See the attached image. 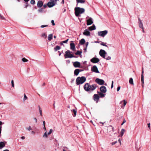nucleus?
I'll use <instances>...</instances> for the list:
<instances>
[{
    "mask_svg": "<svg viewBox=\"0 0 151 151\" xmlns=\"http://www.w3.org/2000/svg\"><path fill=\"white\" fill-rule=\"evenodd\" d=\"M73 65L75 68H79L80 67L81 63L79 62L76 61L73 63Z\"/></svg>",
    "mask_w": 151,
    "mask_h": 151,
    "instance_id": "13",
    "label": "nucleus"
},
{
    "mask_svg": "<svg viewBox=\"0 0 151 151\" xmlns=\"http://www.w3.org/2000/svg\"><path fill=\"white\" fill-rule=\"evenodd\" d=\"M38 107H39V111L40 112V116H42V109L40 107V106H39Z\"/></svg>",
    "mask_w": 151,
    "mask_h": 151,
    "instance_id": "33",
    "label": "nucleus"
},
{
    "mask_svg": "<svg viewBox=\"0 0 151 151\" xmlns=\"http://www.w3.org/2000/svg\"><path fill=\"white\" fill-rule=\"evenodd\" d=\"M21 139H24L25 138V137L24 136H22L21 137Z\"/></svg>",
    "mask_w": 151,
    "mask_h": 151,
    "instance_id": "61",
    "label": "nucleus"
},
{
    "mask_svg": "<svg viewBox=\"0 0 151 151\" xmlns=\"http://www.w3.org/2000/svg\"><path fill=\"white\" fill-rule=\"evenodd\" d=\"M22 60L24 62H27L28 61V60L25 58H23L22 59Z\"/></svg>",
    "mask_w": 151,
    "mask_h": 151,
    "instance_id": "38",
    "label": "nucleus"
},
{
    "mask_svg": "<svg viewBox=\"0 0 151 151\" xmlns=\"http://www.w3.org/2000/svg\"><path fill=\"white\" fill-rule=\"evenodd\" d=\"M86 80V78L85 77H78L76 80V84L77 85L82 84Z\"/></svg>",
    "mask_w": 151,
    "mask_h": 151,
    "instance_id": "3",
    "label": "nucleus"
},
{
    "mask_svg": "<svg viewBox=\"0 0 151 151\" xmlns=\"http://www.w3.org/2000/svg\"><path fill=\"white\" fill-rule=\"evenodd\" d=\"M97 87L96 84H93L91 85L89 83H86L84 86L83 88L86 91L91 92L94 90Z\"/></svg>",
    "mask_w": 151,
    "mask_h": 151,
    "instance_id": "1",
    "label": "nucleus"
},
{
    "mask_svg": "<svg viewBox=\"0 0 151 151\" xmlns=\"http://www.w3.org/2000/svg\"><path fill=\"white\" fill-rule=\"evenodd\" d=\"M95 81L97 83L101 85L104 84V83L105 82L104 80L100 79L99 78H96Z\"/></svg>",
    "mask_w": 151,
    "mask_h": 151,
    "instance_id": "7",
    "label": "nucleus"
},
{
    "mask_svg": "<svg viewBox=\"0 0 151 151\" xmlns=\"http://www.w3.org/2000/svg\"><path fill=\"white\" fill-rule=\"evenodd\" d=\"M52 129H51L50 130V131L49 132H48V133H47V134L49 135V134H50L52 132Z\"/></svg>",
    "mask_w": 151,
    "mask_h": 151,
    "instance_id": "44",
    "label": "nucleus"
},
{
    "mask_svg": "<svg viewBox=\"0 0 151 151\" xmlns=\"http://www.w3.org/2000/svg\"><path fill=\"white\" fill-rule=\"evenodd\" d=\"M138 21L139 27L141 29H143V28L144 27L143 26V24L141 20H140L139 18H138Z\"/></svg>",
    "mask_w": 151,
    "mask_h": 151,
    "instance_id": "16",
    "label": "nucleus"
},
{
    "mask_svg": "<svg viewBox=\"0 0 151 151\" xmlns=\"http://www.w3.org/2000/svg\"><path fill=\"white\" fill-rule=\"evenodd\" d=\"M43 5V2L42 1H39L37 3V6L38 7H41Z\"/></svg>",
    "mask_w": 151,
    "mask_h": 151,
    "instance_id": "17",
    "label": "nucleus"
},
{
    "mask_svg": "<svg viewBox=\"0 0 151 151\" xmlns=\"http://www.w3.org/2000/svg\"><path fill=\"white\" fill-rule=\"evenodd\" d=\"M5 144L3 142H0V150L2 149L5 146Z\"/></svg>",
    "mask_w": 151,
    "mask_h": 151,
    "instance_id": "22",
    "label": "nucleus"
},
{
    "mask_svg": "<svg viewBox=\"0 0 151 151\" xmlns=\"http://www.w3.org/2000/svg\"><path fill=\"white\" fill-rule=\"evenodd\" d=\"M38 11L39 12H42L43 11V9L42 8L40 9H39L38 10Z\"/></svg>",
    "mask_w": 151,
    "mask_h": 151,
    "instance_id": "48",
    "label": "nucleus"
},
{
    "mask_svg": "<svg viewBox=\"0 0 151 151\" xmlns=\"http://www.w3.org/2000/svg\"><path fill=\"white\" fill-rule=\"evenodd\" d=\"M142 74H141V82H142L143 83H144V76L143 75V73H144V71H143V69L142 68Z\"/></svg>",
    "mask_w": 151,
    "mask_h": 151,
    "instance_id": "20",
    "label": "nucleus"
},
{
    "mask_svg": "<svg viewBox=\"0 0 151 151\" xmlns=\"http://www.w3.org/2000/svg\"><path fill=\"white\" fill-rule=\"evenodd\" d=\"M99 58L96 57L93 58L90 60L91 62L94 63H98L99 61Z\"/></svg>",
    "mask_w": 151,
    "mask_h": 151,
    "instance_id": "11",
    "label": "nucleus"
},
{
    "mask_svg": "<svg viewBox=\"0 0 151 151\" xmlns=\"http://www.w3.org/2000/svg\"><path fill=\"white\" fill-rule=\"evenodd\" d=\"M126 122V121L125 120V119H124L122 123L121 124V125H122L125 123Z\"/></svg>",
    "mask_w": 151,
    "mask_h": 151,
    "instance_id": "47",
    "label": "nucleus"
},
{
    "mask_svg": "<svg viewBox=\"0 0 151 151\" xmlns=\"http://www.w3.org/2000/svg\"><path fill=\"white\" fill-rule=\"evenodd\" d=\"M82 53V51L78 50L75 53L76 55H79L81 56V54Z\"/></svg>",
    "mask_w": 151,
    "mask_h": 151,
    "instance_id": "31",
    "label": "nucleus"
},
{
    "mask_svg": "<svg viewBox=\"0 0 151 151\" xmlns=\"http://www.w3.org/2000/svg\"><path fill=\"white\" fill-rule=\"evenodd\" d=\"M48 26V25H42L40 27L41 28H44L45 27H47Z\"/></svg>",
    "mask_w": 151,
    "mask_h": 151,
    "instance_id": "45",
    "label": "nucleus"
},
{
    "mask_svg": "<svg viewBox=\"0 0 151 151\" xmlns=\"http://www.w3.org/2000/svg\"><path fill=\"white\" fill-rule=\"evenodd\" d=\"M1 129H2V127L0 126V137L1 135Z\"/></svg>",
    "mask_w": 151,
    "mask_h": 151,
    "instance_id": "56",
    "label": "nucleus"
},
{
    "mask_svg": "<svg viewBox=\"0 0 151 151\" xmlns=\"http://www.w3.org/2000/svg\"><path fill=\"white\" fill-rule=\"evenodd\" d=\"M45 121H43V126H45Z\"/></svg>",
    "mask_w": 151,
    "mask_h": 151,
    "instance_id": "64",
    "label": "nucleus"
},
{
    "mask_svg": "<svg viewBox=\"0 0 151 151\" xmlns=\"http://www.w3.org/2000/svg\"><path fill=\"white\" fill-rule=\"evenodd\" d=\"M106 60H110L111 59V57L110 56H108L106 58Z\"/></svg>",
    "mask_w": 151,
    "mask_h": 151,
    "instance_id": "52",
    "label": "nucleus"
},
{
    "mask_svg": "<svg viewBox=\"0 0 151 151\" xmlns=\"http://www.w3.org/2000/svg\"><path fill=\"white\" fill-rule=\"evenodd\" d=\"M28 99L27 97L26 96L25 94H24V97L23 99V101H24L26 100L27 99Z\"/></svg>",
    "mask_w": 151,
    "mask_h": 151,
    "instance_id": "37",
    "label": "nucleus"
},
{
    "mask_svg": "<svg viewBox=\"0 0 151 151\" xmlns=\"http://www.w3.org/2000/svg\"><path fill=\"white\" fill-rule=\"evenodd\" d=\"M70 49L73 51L75 50V46L73 43H71L70 44Z\"/></svg>",
    "mask_w": 151,
    "mask_h": 151,
    "instance_id": "18",
    "label": "nucleus"
},
{
    "mask_svg": "<svg viewBox=\"0 0 151 151\" xmlns=\"http://www.w3.org/2000/svg\"><path fill=\"white\" fill-rule=\"evenodd\" d=\"M25 129L29 131H30V130L32 129L31 127L30 126H29L28 127H26L25 128Z\"/></svg>",
    "mask_w": 151,
    "mask_h": 151,
    "instance_id": "35",
    "label": "nucleus"
},
{
    "mask_svg": "<svg viewBox=\"0 0 151 151\" xmlns=\"http://www.w3.org/2000/svg\"><path fill=\"white\" fill-rule=\"evenodd\" d=\"M51 23H52L53 25L54 26L55 25V23L54 20H52L51 21Z\"/></svg>",
    "mask_w": 151,
    "mask_h": 151,
    "instance_id": "46",
    "label": "nucleus"
},
{
    "mask_svg": "<svg viewBox=\"0 0 151 151\" xmlns=\"http://www.w3.org/2000/svg\"><path fill=\"white\" fill-rule=\"evenodd\" d=\"M93 23L92 21V19L91 18H89L87 20V25H90Z\"/></svg>",
    "mask_w": 151,
    "mask_h": 151,
    "instance_id": "15",
    "label": "nucleus"
},
{
    "mask_svg": "<svg viewBox=\"0 0 151 151\" xmlns=\"http://www.w3.org/2000/svg\"><path fill=\"white\" fill-rule=\"evenodd\" d=\"M0 17L2 19L6 20V19L3 16H2L0 14Z\"/></svg>",
    "mask_w": 151,
    "mask_h": 151,
    "instance_id": "41",
    "label": "nucleus"
},
{
    "mask_svg": "<svg viewBox=\"0 0 151 151\" xmlns=\"http://www.w3.org/2000/svg\"><path fill=\"white\" fill-rule=\"evenodd\" d=\"M85 42V40L83 38L81 39L79 41V43L81 45H83L84 44Z\"/></svg>",
    "mask_w": 151,
    "mask_h": 151,
    "instance_id": "25",
    "label": "nucleus"
},
{
    "mask_svg": "<svg viewBox=\"0 0 151 151\" xmlns=\"http://www.w3.org/2000/svg\"><path fill=\"white\" fill-rule=\"evenodd\" d=\"M150 123L147 124L148 127V128H149V129H150Z\"/></svg>",
    "mask_w": 151,
    "mask_h": 151,
    "instance_id": "53",
    "label": "nucleus"
},
{
    "mask_svg": "<svg viewBox=\"0 0 151 151\" xmlns=\"http://www.w3.org/2000/svg\"><path fill=\"white\" fill-rule=\"evenodd\" d=\"M121 87L120 86H118L117 89V91H118L120 89Z\"/></svg>",
    "mask_w": 151,
    "mask_h": 151,
    "instance_id": "50",
    "label": "nucleus"
},
{
    "mask_svg": "<svg viewBox=\"0 0 151 151\" xmlns=\"http://www.w3.org/2000/svg\"><path fill=\"white\" fill-rule=\"evenodd\" d=\"M97 93H98L99 95V97H100L101 98H103L105 96V94H104V93H103L98 91Z\"/></svg>",
    "mask_w": 151,
    "mask_h": 151,
    "instance_id": "19",
    "label": "nucleus"
},
{
    "mask_svg": "<svg viewBox=\"0 0 151 151\" xmlns=\"http://www.w3.org/2000/svg\"><path fill=\"white\" fill-rule=\"evenodd\" d=\"M48 39L50 41L52 39V34H50L48 35Z\"/></svg>",
    "mask_w": 151,
    "mask_h": 151,
    "instance_id": "28",
    "label": "nucleus"
},
{
    "mask_svg": "<svg viewBox=\"0 0 151 151\" xmlns=\"http://www.w3.org/2000/svg\"><path fill=\"white\" fill-rule=\"evenodd\" d=\"M91 70L92 71L96 73H99L98 68L96 65H93L91 68Z\"/></svg>",
    "mask_w": 151,
    "mask_h": 151,
    "instance_id": "10",
    "label": "nucleus"
},
{
    "mask_svg": "<svg viewBox=\"0 0 151 151\" xmlns=\"http://www.w3.org/2000/svg\"><path fill=\"white\" fill-rule=\"evenodd\" d=\"M85 44H86V47H87V46L88 44V42H86Z\"/></svg>",
    "mask_w": 151,
    "mask_h": 151,
    "instance_id": "57",
    "label": "nucleus"
},
{
    "mask_svg": "<svg viewBox=\"0 0 151 151\" xmlns=\"http://www.w3.org/2000/svg\"><path fill=\"white\" fill-rule=\"evenodd\" d=\"M123 102H124L123 104H124V107L126 105V104L127 103V101H126L125 100H124L123 101H121L120 102V104H122V103Z\"/></svg>",
    "mask_w": 151,
    "mask_h": 151,
    "instance_id": "30",
    "label": "nucleus"
},
{
    "mask_svg": "<svg viewBox=\"0 0 151 151\" xmlns=\"http://www.w3.org/2000/svg\"><path fill=\"white\" fill-rule=\"evenodd\" d=\"M47 4H44L43 6V7L44 8H46L47 7Z\"/></svg>",
    "mask_w": 151,
    "mask_h": 151,
    "instance_id": "55",
    "label": "nucleus"
},
{
    "mask_svg": "<svg viewBox=\"0 0 151 151\" xmlns=\"http://www.w3.org/2000/svg\"><path fill=\"white\" fill-rule=\"evenodd\" d=\"M100 90L101 92L104 93H106L107 91L106 87L104 86H101L100 88Z\"/></svg>",
    "mask_w": 151,
    "mask_h": 151,
    "instance_id": "12",
    "label": "nucleus"
},
{
    "mask_svg": "<svg viewBox=\"0 0 151 151\" xmlns=\"http://www.w3.org/2000/svg\"><path fill=\"white\" fill-rule=\"evenodd\" d=\"M77 4L78 3L83 4L85 2V0H76Z\"/></svg>",
    "mask_w": 151,
    "mask_h": 151,
    "instance_id": "24",
    "label": "nucleus"
},
{
    "mask_svg": "<svg viewBox=\"0 0 151 151\" xmlns=\"http://www.w3.org/2000/svg\"><path fill=\"white\" fill-rule=\"evenodd\" d=\"M4 122H2L1 121H0V126L3 124H4Z\"/></svg>",
    "mask_w": 151,
    "mask_h": 151,
    "instance_id": "60",
    "label": "nucleus"
},
{
    "mask_svg": "<svg viewBox=\"0 0 151 151\" xmlns=\"http://www.w3.org/2000/svg\"><path fill=\"white\" fill-rule=\"evenodd\" d=\"M34 119L35 120V123H37V119L36 118H34Z\"/></svg>",
    "mask_w": 151,
    "mask_h": 151,
    "instance_id": "58",
    "label": "nucleus"
},
{
    "mask_svg": "<svg viewBox=\"0 0 151 151\" xmlns=\"http://www.w3.org/2000/svg\"><path fill=\"white\" fill-rule=\"evenodd\" d=\"M60 47L58 45H57L54 48V50L55 51H56L57 50H60Z\"/></svg>",
    "mask_w": 151,
    "mask_h": 151,
    "instance_id": "27",
    "label": "nucleus"
},
{
    "mask_svg": "<svg viewBox=\"0 0 151 151\" xmlns=\"http://www.w3.org/2000/svg\"><path fill=\"white\" fill-rule=\"evenodd\" d=\"M93 99L96 103H98L99 99V96L98 94H95L93 96Z\"/></svg>",
    "mask_w": 151,
    "mask_h": 151,
    "instance_id": "9",
    "label": "nucleus"
},
{
    "mask_svg": "<svg viewBox=\"0 0 151 151\" xmlns=\"http://www.w3.org/2000/svg\"><path fill=\"white\" fill-rule=\"evenodd\" d=\"M117 142V141H115L114 142H113L112 143H111V144L112 145H113L116 144Z\"/></svg>",
    "mask_w": 151,
    "mask_h": 151,
    "instance_id": "49",
    "label": "nucleus"
},
{
    "mask_svg": "<svg viewBox=\"0 0 151 151\" xmlns=\"http://www.w3.org/2000/svg\"><path fill=\"white\" fill-rule=\"evenodd\" d=\"M125 130L124 129H122L121 131L120 132V134L121 136H122L125 132Z\"/></svg>",
    "mask_w": 151,
    "mask_h": 151,
    "instance_id": "32",
    "label": "nucleus"
},
{
    "mask_svg": "<svg viewBox=\"0 0 151 151\" xmlns=\"http://www.w3.org/2000/svg\"><path fill=\"white\" fill-rule=\"evenodd\" d=\"M66 43V40H64L60 43L61 45H63V43Z\"/></svg>",
    "mask_w": 151,
    "mask_h": 151,
    "instance_id": "43",
    "label": "nucleus"
},
{
    "mask_svg": "<svg viewBox=\"0 0 151 151\" xmlns=\"http://www.w3.org/2000/svg\"><path fill=\"white\" fill-rule=\"evenodd\" d=\"M47 133L46 132H45L43 135V137L47 138Z\"/></svg>",
    "mask_w": 151,
    "mask_h": 151,
    "instance_id": "39",
    "label": "nucleus"
},
{
    "mask_svg": "<svg viewBox=\"0 0 151 151\" xmlns=\"http://www.w3.org/2000/svg\"><path fill=\"white\" fill-rule=\"evenodd\" d=\"M72 52H70L69 50L67 51L66 56L67 58H76L78 57L74 56L73 54H71Z\"/></svg>",
    "mask_w": 151,
    "mask_h": 151,
    "instance_id": "8",
    "label": "nucleus"
},
{
    "mask_svg": "<svg viewBox=\"0 0 151 151\" xmlns=\"http://www.w3.org/2000/svg\"><path fill=\"white\" fill-rule=\"evenodd\" d=\"M87 48V47H86L84 48L83 50H84V52H86V51Z\"/></svg>",
    "mask_w": 151,
    "mask_h": 151,
    "instance_id": "59",
    "label": "nucleus"
},
{
    "mask_svg": "<svg viewBox=\"0 0 151 151\" xmlns=\"http://www.w3.org/2000/svg\"><path fill=\"white\" fill-rule=\"evenodd\" d=\"M51 1H49L47 3V5L49 8L52 7L54 6L56 2L58 0H50Z\"/></svg>",
    "mask_w": 151,
    "mask_h": 151,
    "instance_id": "4",
    "label": "nucleus"
},
{
    "mask_svg": "<svg viewBox=\"0 0 151 151\" xmlns=\"http://www.w3.org/2000/svg\"><path fill=\"white\" fill-rule=\"evenodd\" d=\"M12 86L13 87H14V83L13 80H12L11 81Z\"/></svg>",
    "mask_w": 151,
    "mask_h": 151,
    "instance_id": "42",
    "label": "nucleus"
},
{
    "mask_svg": "<svg viewBox=\"0 0 151 151\" xmlns=\"http://www.w3.org/2000/svg\"><path fill=\"white\" fill-rule=\"evenodd\" d=\"M31 133L33 134H35V132L34 131H31Z\"/></svg>",
    "mask_w": 151,
    "mask_h": 151,
    "instance_id": "62",
    "label": "nucleus"
},
{
    "mask_svg": "<svg viewBox=\"0 0 151 151\" xmlns=\"http://www.w3.org/2000/svg\"><path fill=\"white\" fill-rule=\"evenodd\" d=\"M71 111H72L73 112V113H74V115H73L74 117H75L76 115V113H77V110L76 109H73V110H71Z\"/></svg>",
    "mask_w": 151,
    "mask_h": 151,
    "instance_id": "29",
    "label": "nucleus"
},
{
    "mask_svg": "<svg viewBox=\"0 0 151 151\" xmlns=\"http://www.w3.org/2000/svg\"><path fill=\"white\" fill-rule=\"evenodd\" d=\"M64 57L65 58H66V51H65V54H64Z\"/></svg>",
    "mask_w": 151,
    "mask_h": 151,
    "instance_id": "63",
    "label": "nucleus"
},
{
    "mask_svg": "<svg viewBox=\"0 0 151 151\" xmlns=\"http://www.w3.org/2000/svg\"><path fill=\"white\" fill-rule=\"evenodd\" d=\"M108 33V31L105 30L103 31L98 32V35L99 36L104 37Z\"/></svg>",
    "mask_w": 151,
    "mask_h": 151,
    "instance_id": "5",
    "label": "nucleus"
},
{
    "mask_svg": "<svg viewBox=\"0 0 151 151\" xmlns=\"http://www.w3.org/2000/svg\"><path fill=\"white\" fill-rule=\"evenodd\" d=\"M106 54V52L104 50L101 49L99 52L100 55L104 59H106L105 55Z\"/></svg>",
    "mask_w": 151,
    "mask_h": 151,
    "instance_id": "6",
    "label": "nucleus"
},
{
    "mask_svg": "<svg viewBox=\"0 0 151 151\" xmlns=\"http://www.w3.org/2000/svg\"><path fill=\"white\" fill-rule=\"evenodd\" d=\"M23 0L24 1L25 4H27V3H28V2L29 1V0Z\"/></svg>",
    "mask_w": 151,
    "mask_h": 151,
    "instance_id": "54",
    "label": "nucleus"
},
{
    "mask_svg": "<svg viewBox=\"0 0 151 151\" xmlns=\"http://www.w3.org/2000/svg\"><path fill=\"white\" fill-rule=\"evenodd\" d=\"M75 14L76 16L77 17H80V14L84 13L85 9L83 8H81L79 7H76L75 8Z\"/></svg>",
    "mask_w": 151,
    "mask_h": 151,
    "instance_id": "2",
    "label": "nucleus"
},
{
    "mask_svg": "<svg viewBox=\"0 0 151 151\" xmlns=\"http://www.w3.org/2000/svg\"><path fill=\"white\" fill-rule=\"evenodd\" d=\"M80 72V70L79 69H76L74 71V75L76 76H77L79 73Z\"/></svg>",
    "mask_w": 151,
    "mask_h": 151,
    "instance_id": "23",
    "label": "nucleus"
},
{
    "mask_svg": "<svg viewBox=\"0 0 151 151\" xmlns=\"http://www.w3.org/2000/svg\"><path fill=\"white\" fill-rule=\"evenodd\" d=\"M100 42H101V43L100 44L101 45L106 47H108L107 45H106V43H104L101 41H100Z\"/></svg>",
    "mask_w": 151,
    "mask_h": 151,
    "instance_id": "34",
    "label": "nucleus"
},
{
    "mask_svg": "<svg viewBox=\"0 0 151 151\" xmlns=\"http://www.w3.org/2000/svg\"><path fill=\"white\" fill-rule=\"evenodd\" d=\"M113 83H114V81H112V82H111V88H112L113 87Z\"/></svg>",
    "mask_w": 151,
    "mask_h": 151,
    "instance_id": "51",
    "label": "nucleus"
},
{
    "mask_svg": "<svg viewBox=\"0 0 151 151\" xmlns=\"http://www.w3.org/2000/svg\"><path fill=\"white\" fill-rule=\"evenodd\" d=\"M83 34L85 36H89L90 35V32L88 29H86L83 33Z\"/></svg>",
    "mask_w": 151,
    "mask_h": 151,
    "instance_id": "14",
    "label": "nucleus"
},
{
    "mask_svg": "<svg viewBox=\"0 0 151 151\" xmlns=\"http://www.w3.org/2000/svg\"><path fill=\"white\" fill-rule=\"evenodd\" d=\"M30 3L32 4H35V2L34 0H31L30 1Z\"/></svg>",
    "mask_w": 151,
    "mask_h": 151,
    "instance_id": "40",
    "label": "nucleus"
},
{
    "mask_svg": "<svg viewBox=\"0 0 151 151\" xmlns=\"http://www.w3.org/2000/svg\"><path fill=\"white\" fill-rule=\"evenodd\" d=\"M129 83L132 85H133L134 84L133 79L132 78H129Z\"/></svg>",
    "mask_w": 151,
    "mask_h": 151,
    "instance_id": "26",
    "label": "nucleus"
},
{
    "mask_svg": "<svg viewBox=\"0 0 151 151\" xmlns=\"http://www.w3.org/2000/svg\"><path fill=\"white\" fill-rule=\"evenodd\" d=\"M89 30L92 31L96 29V27L95 25L93 24L92 26L89 27L88 28Z\"/></svg>",
    "mask_w": 151,
    "mask_h": 151,
    "instance_id": "21",
    "label": "nucleus"
},
{
    "mask_svg": "<svg viewBox=\"0 0 151 151\" xmlns=\"http://www.w3.org/2000/svg\"><path fill=\"white\" fill-rule=\"evenodd\" d=\"M41 36V37H44L45 38H46L47 37V35L45 33H43L42 34Z\"/></svg>",
    "mask_w": 151,
    "mask_h": 151,
    "instance_id": "36",
    "label": "nucleus"
}]
</instances>
